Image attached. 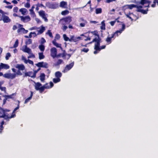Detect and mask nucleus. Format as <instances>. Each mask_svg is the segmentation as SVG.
<instances>
[{
    "label": "nucleus",
    "mask_w": 158,
    "mask_h": 158,
    "mask_svg": "<svg viewBox=\"0 0 158 158\" xmlns=\"http://www.w3.org/2000/svg\"><path fill=\"white\" fill-rule=\"evenodd\" d=\"M17 102H18L17 104V106L14 109L11 115V114H9L7 113V112H10V110L6 109H4L3 108H1L2 110V112H4V115L2 116V117H6L5 119L7 121H9L10 119L15 117L16 116V114H15V112L19 108L20 102V101L19 100H17Z\"/></svg>",
    "instance_id": "1"
},
{
    "label": "nucleus",
    "mask_w": 158,
    "mask_h": 158,
    "mask_svg": "<svg viewBox=\"0 0 158 158\" xmlns=\"http://www.w3.org/2000/svg\"><path fill=\"white\" fill-rule=\"evenodd\" d=\"M49 88V86L48 85L47 83L43 86H42V84L40 82H38L35 83V89L36 90H39L40 93H42L45 89Z\"/></svg>",
    "instance_id": "2"
},
{
    "label": "nucleus",
    "mask_w": 158,
    "mask_h": 158,
    "mask_svg": "<svg viewBox=\"0 0 158 158\" xmlns=\"http://www.w3.org/2000/svg\"><path fill=\"white\" fill-rule=\"evenodd\" d=\"M72 21V17L70 16H68L60 19V22L62 25H65L69 24Z\"/></svg>",
    "instance_id": "3"
},
{
    "label": "nucleus",
    "mask_w": 158,
    "mask_h": 158,
    "mask_svg": "<svg viewBox=\"0 0 158 158\" xmlns=\"http://www.w3.org/2000/svg\"><path fill=\"white\" fill-rule=\"evenodd\" d=\"M122 28L120 29L119 30L116 31L115 32L111 34L113 35L114 39H115L116 37H118L119 35H120L122 32L126 28L125 25L124 23H123L122 24Z\"/></svg>",
    "instance_id": "4"
},
{
    "label": "nucleus",
    "mask_w": 158,
    "mask_h": 158,
    "mask_svg": "<svg viewBox=\"0 0 158 158\" xmlns=\"http://www.w3.org/2000/svg\"><path fill=\"white\" fill-rule=\"evenodd\" d=\"M15 68L18 69L17 72L16 73V75H18L21 76L22 75V73H21L20 71H23L25 69V66L23 64H17L15 66Z\"/></svg>",
    "instance_id": "5"
},
{
    "label": "nucleus",
    "mask_w": 158,
    "mask_h": 158,
    "mask_svg": "<svg viewBox=\"0 0 158 158\" xmlns=\"http://www.w3.org/2000/svg\"><path fill=\"white\" fill-rule=\"evenodd\" d=\"M19 28L17 30V32L19 34H26L28 32L27 30H25L22 27L23 26L20 24H19Z\"/></svg>",
    "instance_id": "6"
},
{
    "label": "nucleus",
    "mask_w": 158,
    "mask_h": 158,
    "mask_svg": "<svg viewBox=\"0 0 158 158\" xmlns=\"http://www.w3.org/2000/svg\"><path fill=\"white\" fill-rule=\"evenodd\" d=\"M74 65V62H73L67 65L64 68L62 72L65 73L67 72L68 71L70 70L73 66Z\"/></svg>",
    "instance_id": "7"
},
{
    "label": "nucleus",
    "mask_w": 158,
    "mask_h": 158,
    "mask_svg": "<svg viewBox=\"0 0 158 158\" xmlns=\"http://www.w3.org/2000/svg\"><path fill=\"white\" fill-rule=\"evenodd\" d=\"M3 77L8 79H13L15 77L16 74L6 73L3 75Z\"/></svg>",
    "instance_id": "8"
},
{
    "label": "nucleus",
    "mask_w": 158,
    "mask_h": 158,
    "mask_svg": "<svg viewBox=\"0 0 158 158\" xmlns=\"http://www.w3.org/2000/svg\"><path fill=\"white\" fill-rule=\"evenodd\" d=\"M81 37L79 36L78 37H75L74 35H71L69 39V41L72 42H77L81 40Z\"/></svg>",
    "instance_id": "9"
},
{
    "label": "nucleus",
    "mask_w": 158,
    "mask_h": 158,
    "mask_svg": "<svg viewBox=\"0 0 158 158\" xmlns=\"http://www.w3.org/2000/svg\"><path fill=\"white\" fill-rule=\"evenodd\" d=\"M57 53V49L53 47L51 49V56L53 58L56 57Z\"/></svg>",
    "instance_id": "10"
},
{
    "label": "nucleus",
    "mask_w": 158,
    "mask_h": 158,
    "mask_svg": "<svg viewBox=\"0 0 158 158\" xmlns=\"http://www.w3.org/2000/svg\"><path fill=\"white\" fill-rule=\"evenodd\" d=\"M136 5L131 4L130 5H124L123 7V10H125L127 9H132L133 8H136Z\"/></svg>",
    "instance_id": "11"
},
{
    "label": "nucleus",
    "mask_w": 158,
    "mask_h": 158,
    "mask_svg": "<svg viewBox=\"0 0 158 158\" xmlns=\"http://www.w3.org/2000/svg\"><path fill=\"white\" fill-rule=\"evenodd\" d=\"M39 15L42 17V18L44 19L45 22L48 21V19L46 17L45 11L43 10H41L39 12Z\"/></svg>",
    "instance_id": "12"
},
{
    "label": "nucleus",
    "mask_w": 158,
    "mask_h": 158,
    "mask_svg": "<svg viewBox=\"0 0 158 158\" xmlns=\"http://www.w3.org/2000/svg\"><path fill=\"white\" fill-rule=\"evenodd\" d=\"M2 20L3 21L4 23H8L11 22V20L9 17L5 15H2Z\"/></svg>",
    "instance_id": "13"
},
{
    "label": "nucleus",
    "mask_w": 158,
    "mask_h": 158,
    "mask_svg": "<svg viewBox=\"0 0 158 158\" xmlns=\"http://www.w3.org/2000/svg\"><path fill=\"white\" fill-rule=\"evenodd\" d=\"M19 17L20 18L21 20L24 23L28 22L31 20V18L29 16H26L24 17L20 16Z\"/></svg>",
    "instance_id": "14"
},
{
    "label": "nucleus",
    "mask_w": 158,
    "mask_h": 158,
    "mask_svg": "<svg viewBox=\"0 0 158 158\" xmlns=\"http://www.w3.org/2000/svg\"><path fill=\"white\" fill-rule=\"evenodd\" d=\"M112 38L114 39L113 35H112L111 34V36H110V35H109L107 37L105 41L108 44H110L112 42Z\"/></svg>",
    "instance_id": "15"
},
{
    "label": "nucleus",
    "mask_w": 158,
    "mask_h": 158,
    "mask_svg": "<svg viewBox=\"0 0 158 158\" xmlns=\"http://www.w3.org/2000/svg\"><path fill=\"white\" fill-rule=\"evenodd\" d=\"M101 41V40L100 39H97L96 38H94L93 39L92 41L90 42H89V43H88V44H91L92 43L94 42H95V44H94V46H96V45H99V43Z\"/></svg>",
    "instance_id": "16"
},
{
    "label": "nucleus",
    "mask_w": 158,
    "mask_h": 158,
    "mask_svg": "<svg viewBox=\"0 0 158 158\" xmlns=\"http://www.w3.org/2000/svg\"><path fill=\"white\" fill-rule=\"evenodd\" d=\"M10 68V66L7 64L1 63L0 64V71L2 69H8Z\"/></svg>",
    "instance_id": "17"
},
{
    "label": "nucleus",
    "mask_w": 158,
    "mask_h": 158,
    "mask_svg": "<svg viewBox=\"0 0 158 158\" xmlns=\"http://www.w3.org/2000/svg\"><path fill=\"white\" fill-rule=\"evenodd\" d=\"M67 3L64 1L60 2V7L64 8H67Z\"/></svg>",
    "instance_id": "18"
},
{
    "label": "nucleus",
    "mask_w": 158,
    "mask_h": 158,
    "mask_svg": "<svg viewBox=\"0 0 158 158\" xmlns=\"http://www.w3.org/2000/svg\"><path fill=\"white\" fill-rule=\"evenodd\" d=\"M131 21H135L139 18L138 16L135 15L133 13H131Z\"/></svg>",
    "instance_id": "19"
},
{
    "label": "nucleus",
    "mask_w": 158,
    "mask_h": 158,
    "mask_svg": "<svg viewBox=\"0 0 158 158\" xmlns=\"http://www.w3.org/2000/svg\"><path fill=\"white\" fill-rule=\"evenodd\" d=\"M91 33L94 35L97 36V37H96L95 38H96V39H100L101 40H102L101 38L100 37L99 35L98 34V32L97 31H91Z\"/></svg>",
    "instance_id": "20"
},
{
    "label": "nucleus",
    "mask_w": 158,
    "mask_h": 158,
    "mask_svg": "<svg viewBox=\"0 0 158 158\" xmlns=\"http://www.w3.org/2000/svg\"><path fill=\"white\" fill-rule=\"evenodd\" d=\"M23 51L24 52H26L28 54H31V52H32L31 49L29 48H28L27 45L25 46V48L23 50Z\"/></svg>",
    "instance_id": "21"
},
{
    "label": "nucleus",
    "mask_w": 158,
    "mask_h": 158,
    "mask_svg": "<svg viewBox=\"0 0 158 158\" xmlns=\"http://www.w3.org/2000/svg\"><path fill=\"white\" fill-rule=\"evenodd\" d=\"M52 43L53 45L56 46V47L60 48L61 49H62L61 46V44L57 43V42H56V41L55 40L52 41Z\"/></svg>",
    "instance_id": "22"
},
{
    "label": "nucleus",
    "mask_w": 158,
    "mask_h": 158,
    "mask_svg": "<svg viewBox=\"0 0 158 158\" xmlns=\"http://www.w3.org/2000/svg\"><path fill=\"white\" fill-rule=\"evenodd\" d=\"M148 10V8H147L146 10H144L143 9L136 10V11L138 12H140L143 14H147Z\"/></svg>",
    "instance_id": "23"
},
{
    "label": "nucleus",
    "mask_w": 158,
    "mask_h": 158,
    "mask_svg": "<svg viewBox=\"0 0 158 158\" xmlns=\"http://www.w3.org/2000/svg\"><path fill=\"white\" fill-rule=\"evenodd\" d=\"M99 44L96 45V46H94V49L95 51H94V54H96L98 52V51H100V49L99 47Z\"/></svg>",
    "instance_id": "24"
},
{
    "label": "nucleus",
    "mask_w": 158,
    "mask_h": 158,
    "mask_svg": "<svg viewBox=\"0 0 158 158\" xmlns=\"http://www.w3.org/2000/svg\"><path fill=\"white\" fill-rule=\"evenodd\" d=\"M55 76L56 78H60L62 76V74L60 72L57 71L55 73Z\"/></svg>",
    "instance_id": "25"
},
{
    "label": "nucleus",
    "mask_w": 158,
    "mask_h": 158,
    "mask_svg": "<svg viewBox=\"0 0 158 158\" xmlns=\"http://www.w3.org/2000/svg\"><path fill=\"white\" fill-rule=\"evenodd\" d=\"M49 8L55 9V6L54 4H51L48 3V5H46Z\"/></svg>",
    "instance_id": "26"
},
{
    "label": "nucleus",
    "mask_w": 158,
    "mask_h": 158,
    "mask_svg": "<svg viewBox=\"0 0 158 158\" xmlns=\"http://www.w3.org/2000/svg\"><path fill=\"white\" fill-rule=\"evenodd\" d=\"M19 11L21 13L22 15H24L26 14L27 11V10L25 8H22L20 9Z\"/></svg>",
    "instance_id": "27"
},
{
    "label": "nucleus",
    "mask_w": 158,
    "mask_h": 158,
    "mask_svg": "<svg viewBox=\"0 0 158 158\" xmlns=\"http://www.w3.org/2000/svg\"><path fill=\"white\" fill-rule=\"evenodd\" d=\"M102 26L100 27L101 29L105 30L106 29L105 24V21L103 20L101 22Z\"/></svg>",
    "instance_id": "28"
},
{
    "label": "nucleus",
    "mask_w": 158,
    "mask_h": 158,
    "mask_svg": "<svg viewBox=\"0 0 158 158\" xmlns=\"http://www.w3.org/2000/svg\"><path fill=\"white\" fill-rule=\"evenodd\" d=\"M63 63V60L61 59H59L56 62L55 64V66H57Z\"/></svg>",
    "instance_id": "29"
},
{
    "label": "nucleus",
    "mask_w": 158,
    "mask_h": 158,
    "mask_svg": "<svg viewBox=\"0 0 158 158\" xmlns=\"http://www.w3.org/2000/svg\"><path fill=\"white\" fill-rule=\"evenodd\" d=\"M102 9L101 8H97L96 9L95 13L97 14H101L102 13Z\"/></svg>",
    "instance_id": "30"
},
{
    "label": "nucleus",
    "mask_w": 158,
    "mask_h": 158,
    "mask_svg": "<svg viewBox=\"0 0 158 158\" xmlns=\"http://www.w3.org/2000/svg\"><path fill=\"white\" fill-rule=\"evenodd\" d=\"M40 80L41 81H43L45 79V75L44 73H41L40 76Z\"/></svg>",
    "instance_id": "31"
},
{
    "label": "nucleus",
    "mask_w": 158,
    "mask_h": 158,
    "mask_svg": "<svg viewBox=\"0 0 158 158\" xmlns=\"http://www.w3.org/2000/svg\"><path fill=\"white\" fill-rule=\"evenodd\" d=\"M39 58L40 60L43 59L45 57V56L43 55V53L42 52H39Z\"/></svg>",
    "instance_id": "32"
},
{
    "label": "nucleus",
    "mask_w": 158,
    "mask_h": 158,
    "mask_svg": "<svg viewBox=\"0 0 158 158\" xmlns=\"http://www.w3.org/2000/svg\"><path fill=\"white\" fill-rule=\"evenodd\" d=\"M39 48L42 52H43L45 50V46L43 44L40 45L39 46Z\"/></svg>",
    "instance_id": "33"
},
{
    "label": "nucleus",
    "mask_w": 158,
    "mask_h": 158,
    "mask_svg": "<svg viewBox=\"0 0 158 158\" xmlns=\"http://www.w3.org/2000/svg\"><path fill=\"white\" fill-rule=\"evenodd\" d=\"M69 13V11L67 10H64L62 11L61 13V14L63 15H65L68 14Z\"/></svg>",
    "instance_id": "34"
},
{
    "label": "nucleus",
    "mask_w": 158,
    "mask_h": 158,
    "mask_svg": "<svg viewBox=\"0 0 158 158\" xmlns=\"http://www.w3.org/2000/svg\"><path fill=\"white\" fill-rule=\"evenodd\" d=\"M19 44V41L18 40H16L15 41V43L14 44L13 47H11V48H16L17 47Z\"/></svg>",
    "instance_id": "35"
},
{
    "label": "nucleus",
    "mask_w": 158,
    "mask_h": 158,
    "mask_svg": "<svg viewBox=\"0 0 158 158\" xmlns=\"http://www.w3.org/2000/svg\"><path fill=\"white\" fill-rule=\"evenodd\" d=\"M60 80H61L60 78H53V82L55 83L60 82Z\"/></svg>",
    "instance_id": "36"
},
{
    "label": "nucleus",
    "mask_w": 158,
    "mask_h": 158,
    "mask_svg": "<svg viewBox=\"0 0 158 158\" xmlns=\"http://www.w3.org/2000/svg\"><path fill=\"white\" fill-rule=\"evenodd\" d=\"M29 77H31L32 78L35 77V75H34V73L32 71L29 72Z\"/></svg>",
    "instance_id": "37"
},
{
    "label": "nucleus",
    "mask_w": 158,
    "mask_h": 158,
    "mask_svg": "<svg viewBox=\"0 0 158 158\" xmlns=\"http://www.w3.org/2000/svg\"><path fill=\"white\" fill-rule=\"evenodd\" d=\"M44 64V62H39L37 64H36V65L38 67H39V68L40 67H42L43 64Z\"/></svg>",
    "instance_id": "38"
},
{
    "label": "nucleus",
    "mask_w": 158,
    "mask_h": 158,
    "mask_svg": "<svg viewBox=\"0 0 158 158\" xmlns=\"http://www.w3.org/2000/svg\"><path fill=\"white\" fill-rule=\"evenodd\" d=\"M63 37L64 39V40L66 41H69V39L68 37L65 34H64L63 35Z\"/></svg>",
    "instance_id": "39"
},
{
    "label": "nucleus",
    "mask_w": 158,
    "mask_h": 158,
    "mask_svg": "<svg viewBox=\"0 0 158 158\" xmlns=\"http://www.w3.org/2000/svg\"><path fill=\"white\" fill-rule=\"evenodd\" d=\"M1 108H2L0 106V118H3L5 119V118H6V117H2V116H3L4 115V112H2V110Z\"/></svg>",
    "instance_id": "40"
},
{
    "label": "nucleus",
    "mask_w": 158,
    "mask_h": 158,
    "mask_svg": "<svg viewBox=\"0 0 158 158\" xmlns=\"http://www.w3.org/2000/svg\"><path fill=\"white\" fill-rule=\"evenodd\" d=\"M27 0V2L25 4L24 6L25 7H26V8H29L30 6V5L29 3L30 0Z\"/></svg>",
    "instance_id": "41"
},
{
    "label": "nucleus",
    "mask_w": 158,
    "mask_h": 158,
    "mask_svg": "<svg viewBox=\"0 0 158 158\" xmlns=\"http://www.w3.org/2000/svg\"><path fill=\"white\" fill-rule=\"evenodd\" d=\"M101 42H102V41H101V40L100 42L99 43V48L100 51L102 49H104L106 47V46L105 45H102L101 46H100V43Z\"/></svg>",
    "instance_id": "42"
},
{
    "label": "nucleus",
    "mask_w": 158,
    "mask_h": 158,
    "mask_svg": "<svg viewBox=\"0 0 158 158\" xmlns=\"http://www.w3.org/2000/svg\"><path fill=\"white\" fill-rule=\"evenodd\" d=\"M147 0H141L139 2V4L143 5L145 4H146Z\"/></svg>",
    "instance_id": "43"
},
{
    "label": "nucleus",
    "mask_w": 158,
    "mask_h": 158,
    "mask_svg": "<svg viewBox=\"0 0 158 158\" xmlns=\"http://www.w3.org/2000/svg\"><path fill=\"white\" fill-rule=\"evenodd\" d=\"M47 34H48L50 37L52 38H53L52 33L50 30H48V32L47 33Z\"/></svg>",
    "instance_id": "44"
},
{
    "label": "nucleus",
    "mask_w": 158,
    "mask_h": 158,
    "mask_svg": "<svg viewBox=\"0 0 158 158\" xmlns=\"http://www.w3.org/2000/svg\"><path fill=\"white\" fill-rule=\"evenodd\" d=\"M62 57L64 59H65V57L67 55V53H66L65 50L63 51V52L61 53Z\"/></svg>",
    "instance_id": "45"
},
{
    "label": "nucleus",
    "mask_w": 158,
    "mask_h": 158,
    "mask_svg": "<svg viewBox=\"0 0 158 158\" xmlns=\"http://www.w3.org/2000/svg\"><path fill=\"white\" fill-rule=\"evenodd\" d=\"M11 56V55L10 53L8 52L7 53L6 55V56L5 57L6 59V60H8L9 59V57H10Z\"/></svg>",
    "instance_id": "46"
},
{
    "label": "nucleus",
    "mask_w": 158,
    "mask_h": 158,
    "mask_svg": "<svg viewBox=\"0 0 158 158\" xmlns=\"http://www.w3.org/2000/svg\"><path fill=\"white\" fill-rule=\"evenodd\" d=\"M35 8L34 6H33L29 10L31 12V14H35V12L33 10L34 8Z\"/></svg>",
    "instance_id": "47"
},
{
    "label": "nucleus",
    "mask_w": 158,
    "mask_h": 158,
    "mask_svg": "<svg viewBox=\"0 0 158 158\" xmlns=\"http://www.w3.org/2000/svg\"><path fill=\"white\" fill-rule=\"evenodd\" d=\"M89 49L88 48H84L81 50V51L84 52L85 53H87L89 51Z\"/></svg>",
    "instance_id": "48"
},
{
    "label": "nucleus",
    "mask_w": 158,
    "mask_h": 158,
    "mask_svg": "<svg viewBox=\"0 0 158 158\" xmlns=\"http://www.w3.org/2000/svg\"><path fill=\"white\" fill-rule=\"evenodd\" d=\"M41 41L40 43H41V44H44L46 42L45 39L43 38H41Z\"/></svg>",
    "instance_id": "49"
},
{
    "label": "nucleus",
    "mask_w": 158,
    "mask_h": 158,
    "mask_svg": "<svg viewBox=\"0 0 158 158\" xmlns=\"http://www.w3.org/2000/svg\"><path fill=\"white\" fill-rule=\"evenodd\" d=\"M117 20V19H116L115 20L110 22V25L111 26H113L114 25V24L116 22V21Z\"/></svg>",
    "instance_id": "50"
},
{
    "label": "nucleus",
    "mask_w": 158,
    "mask_h": 158,
    "mask_svg": "<svg viewBox=\"0 0 158 158\" xmlns=\"http://www.w3.org/2000/svg\"><path fill=\"white\" fill-rule=\"evenodd\" d=\"M45 28L44 27H42V28L40 29V30L39 31V32L40 33H42L45 30Z\"/></svg>",
    "instance_id": "51"
},
{
    "label": "nucleus",
    "mask_w": 158,
    "mask_h": 158,
    "mask_svg": "<svg viewBox=\"0 0 158 158\" xmlns=\"http://www.w3.org/2000/svg\"><path fill=\"white\" fill-rule=\"evenodd\" d=\"M22 60L24 61V62L25 64H27V60L26 59V58L23 56H22Z\"/></svg>",
    "instance_id": "52"
},
{
    "label": "nucleus",
    "mask_w": 158,
    "mask_h": 158,
    "mask_svg": "<svg viewBox=\"0 0 158 158\" xmlns=\"http://www.w3.org/2000/svg\"><path fill=\"white\" fill-rule=\"evenodd\" d=\"M26 44H29L32 43V40L30 39H28L27 41L26 42Z\"/></svg>",
    "instance_id": "53"
},
{
    "label": "nucleus",
    "mask_w": 158,
    "mask_h": 158,
    "mask_svg": "<svg viewBox=\"0 0 158 158\" xmlns=\"http://www.w3.org/2000/svg\"><path fill=\"white\" fill-rule=\"evenodd\" d=\"M131 13H129L127 14H125V15L126 16V17H127L129 18L130 19H131Z\"/></svg>",
    "instance_id": "54"
},
{
    "label": "nucleus",
    "mask_w": 158,
    "mask_h": 158,
    "mask_svg": "<svg viewBox=\"0 0 158 158\" xmlns=\"http://www.w3.org/2000/svg\"><path fill=\"white\" fill-rule=\"evenodd\" d=\"M18 8L16 6L14 8H13V11L17 13L18 12Z\"/></svg>",
    "instance_id": "55"
},
{
    "label": "nucleus",
    "mask_w": 158,
    "mask_h": 158,
    "mask_svg": "<svg viewBox=\"0 0 158 158\" xmlns=\"http://www.w3.org/2000/svg\"><path fill=\"white\" fill-rule=\"evenodd\" d=\"M31 99V98H30V97H28V98H27L25 101V102H24V104H26V103H27L29 101V100H30Z\"/></svg>",
    "instance_id": "56"
},
{
    "label": "nucleus",
    "mask_w": 158,
    "mask_h": 158,
    "mask_svg": "<svg viewBox=\"0 0 158 158\" xmlns=\"http://www.w3.org/2000/svg\"><path fill=\"white\" fill-rule=\"evenodd\" d=\"M44 64H43L42 67L47 68H48V64L46 63H44Z\"/></svg>",
    "instance_id": "57"
},
{
    "label": "nucleus",
    "mask_w": 158,
    "mask_h": 158,
    "mask_svg": "<svg viewBox=\"0 0 158 158\" xmlns=\"http://www.w3.org/2000/svg\"><path fill=\"white\" fill-rule=\"evenodd\" d=\"M31 55L29 56H28V58H31V57L33 58H35V56L34 54H33L32 52H31V54H30Z\"/></svg>",
    "instance_id": "58"
},
{
    "label": "nucleus",
    "mask_w": 158,
    "mask_h": 158,
    "mask_svg": "<svg viewBox=\"0 0 158 158\" xmlns=\"http://www.w3.org/2000/svg\"><path fill=\"white\" fill-rule=\"evenodd\" d=\"M87 23H81L80 24V26L82 27H84Z\"/></svg>",
    "instance_id": "59"
},
{
    "label": "nucleus",
    "mask_w": 158,
    "mask_h": 158,
    "mask_svg": "<svg viewBox=\"0 0 158 158\" xmlns=\"http://www.w3.org/2000/svg\"><path fill=\"white\" fill-rule=\"evenodd\" d=\"M136 8L137 9L136 10H142L141 9L143 8V6H137L136 5Z\"/></svg>",
    "instance_id": "60"
},
{
    "label": "nucleus",
    "mask_w": 158,
    "mask_h": 158,
    "mask_svg": "<svg viewBox=\"0 0 158 158\" xmlns=\"http://www.w3.org/2000/svg\"><path fill=\"white\" fill-rule=\"evenodd\" d=\"M28 63L29 64H31L32 65H33L34 64L33 61L32 60H31L29 59H28L27 60V63Z\"/></svg>",
    "instance_id": "61"
},
{
    "label": "nucleus",
    "mask_w": 158,
    "mask_h": 158,
    "mask_svg": "<svg viewBox=\"0 0 158 158\" xmlns=\"http://www.w3.org/2000/svg\"><path fill=\"white\" fill-rule=\"evenodd\" d=\"M36 6H38L39 7H42L45 8V7L42 4H40L38 3L36 5Z\"/></svg>",
    "instance_id": "62"
},
{
    "label": "nucleus",
    "mask_w": 158,
    "mask_h": 158,
    "mask_svg": "<svg viewBox=\"0 0 158 158\" xmlns=\"http://www.w3.org/2000/svg\"><path fill=\"white\" fill-rule=\"evenodd\" d=\"M40 69V68H39L37 70H35L34 71V72H33L34 75H35V76L36 77V73Z\"/></svg>",
    "instance_id": "63"
},
{
    "label": "nucleus",
    "mask_w": 158,
    "mask_h": 158,
    "mask_svg": "<svg viewBox=\"0 0 158 158\" xmlns=\"http://www.w3.org/2000/svg\"><path fill=\"white\" fill-rule=\"evenodd\" d=\"M67 28L68 27L67 26H65V25H64V26H63L62 29L64 31H65L66 30Z\"/></svg>",
    "instance_id": "64"
}]
</instances>
